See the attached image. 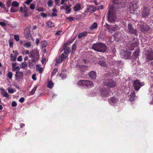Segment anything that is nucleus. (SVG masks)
<instances>
[{"instance_id":"f257e3e1","label":"nucleus","mask_w":153,"mask_h":153,"mask_svg":"<svg viewBox=\"0 0 153 153\" xmlns=\"http://www.w3.org/2000/svg\"><path fill=\"white\" fill-rule=\"evenodd\" d=\"M126 1V0H113V4L111 6L107 16L109 22H114L116 15L119 13L118 9L125 7Z\"/></svg>"},{"instance_id":"f03ea898","label":"nucleus","mask_w":153,"mask_h":153,"mask_svg":"<svg viewBox=\"0 0 153 153\" xmlns=\"http://www.w3.org/2000/svg\"><path fill=\"white\" fill-rule=\"evenodd\" d=\"M64 50V53H63L61 56L59 55L60 58L56 59V62L58 63H60L63 61L65 60L68 56V54L70 53L71 52V49L69 48L64 45L63 46V49L61 51L62 52Z\"/></svg>"},{"instance_id":"7ed1b4c3","label":"nucleus","mask_w":153,"mask_h":153,"mask_svg":"<svg viewBox=\"0 0 153 153\" xmlns=\"http://www.w3.org/2000/svg\"><path fill=\"white\" fill-rule=\"evenodd\" d=\"M92 49L97 52L104 53L106 51L107 47L102 43H97L94 44L92 47Z\"/></svg>"},{"instance_id":"20e7f679","label":"nucleus","mask_w":153,"mask_h":153,"mask_svg":"<svg viewBox=\"0 0 153 153\" xmlns=\"http://www.w3.org/2000/svg\"><path fill=\"white\" fill-rule=\"evenodd\" d=\"M138 45V42H137V39L134 37L132 40L129 41L127 44V47L128 49L131 51L134 49L135 47L137 46Z\"/></svg>"},{"instance_id":"39448f33","label":"nucleus","mask_w":153,"mask_h":153,"mask_svg":"<svg viewBox=\"0 0 153 153\" xmlns=\"http://www.w3.org/2000/svg\"><path fill=\"white\" fill-rule=\"evenodd\" d=\"M77 84L78 85L84 88L91 87L93 85L92 82L88 80H79Z\"/></svg>"},{"instance_id":"423d86ee","label":"nucleus","mask_w":153,"mask_h":153,"mask_svg":"<svg viewBox=\"0 0 153 153\" xmlns=\"http://www.w3.org/2000/svg\"><path fill=\"white\" fill-rule=\"evenodd\" d=\"M39 52L37 51L34 52L32 51L30 52L29 55V57L30 58H33L31 59V61L32 62H34L35 63L39 59Z\"/></svg>"},{"instance_id":"0eeeda50","label":"nucleus","mask_w":153,"mask_h":153,"mask_svg":"<svg viewBox=\"0 0 153 153\" xmlns=\"http://www.w3.org/2000/svg\"><path fill=\"white\" fill-rule=\"evenodd\" d=\"M140 28L141 31L144 33H148L150 28L149 26L147 25L146 23L143 22H140Z\"/></svg>"},{"instance_id":"6e6552de","label":"nucleus","mask_w":153,"mask_h":153,"mask_svg":"<svg viewBox=\"0 0 153 153\" xmlns=\"http://www.w3.org/2000/svg\"><path fill=\"white\" fill-rule=\"evenodd\" d=\"M103 83L104 85L106 86L108 88L114 87L116 85L115 82L111 79L105 80L103 81Z\"/></svg>"},{"instance_id":"1a4fd4ad","label":"nucleus","mask_w":153,"mask_h":153,"mask_svg":"<svg viewBox=\"0 0 153 153\" xmlns=\"http://www.w3.org/2000/svg\"><path fill=\"white\" fill-rule=\"evenodd\" d=\"M150 9L149 7H144L142 9L141 15L142 17L146 18L150 13Z\"/></svg>"},{"instance_id":"9d476101","label":"nucleus","mask_w":153,"mask_h":153,"mask_svg":"<svg viewBox=\"0 0 153 153\" xmlns=\"http://www.w3.org/2000/svg\"><path fill=\"white\" fill-rule=\"evenodd\" d=\"M144 82H141L138 80L137 79L134 81L133 86L134 90L138 91L142 86L144 85Z\"/></svg>"},{"instance_id":"9b49d317","label":"nucleus","mask_w":153,"mask_h":153,"mask_svg":"<svg viewBox=\"0 0 153 153\" xmlns=\"http://www.w3.org/2000/svg\"><path fill=\"white\" fill-rule=\"evenodd\" d=\"M99 90L100 95L102 97H108L110 96V92L108 89L103 87L102 88H100Z\"/></svg>"},{"instance_id":"f8f14e48","label":"nucleus","mask_w":153,"mask_h":153,"mask_svg":"<svg viewBox=\"0 0 153 153\" xmlns=\"http://www.w3.org/2000/svg\"><path fill=\"white\" fill-rule=\"evenodd\" d=\"M120 54L121 58L125 59H128L131 58V51H126L123 50Z\"/></svg>"},{"instance_id":"ddd939ff","label":"nucleus","mask_w":153,"mask_h":153,"mask_svg":"<svg viewBox=\"0 0 153 153\" xmlns=\"http://www.w3.org/2000/svg\"><path fill=\"white\" fill-rule=\"evenodd\" d=\"M146 59L147 62L153 60V50L151 48L147 50Z\"/></svg>"},{"instance_id":"4468645a","label":"nucleus","mask_w":153,"mask_h":153,"mask_svg":"<svg viewBox=\"0 0 153 153\" xmlns=\"http://www.w3.org/2000/svg\"><path fill=\"white\" fill-rule=\"evenodd\" d=\"M137 5L136 2L135 1H133L131 2L129 4V8L130 12L133 13L134 11L137 8Z\"/></svg>"},{"instance_id":"2eb2a0df","label":"nucleus","mask_w":153,"mask_h":153,"mask_svg":"<svg viewBox=\"0 0 153 153\" xmlns=\"http://www.w3.org/2000/svg\"><path fill=\"white\" fill-rule=\"evenodd\" d=\"M131 24H129L128 25V31L131 34H134L136 36L137 35V32L136 29H134L132 26Z\"/></svg>"},{"instance_id":"dca6fc26","label":"nucleus","mask_w":153,"mask_h":153,"mask_svg":"<svg viewBox=\"0 0 153 153\" xmlns=\"http://www.w3.org/2000/svg\"><path fill=\"white\" fill-rule=\"evenodd\" d=\"M77 67L82 74L88 68V66L83 65H77Z\"/></svg>"},{"instance_id":"f3484780","label":"nucleus","mask_w":153,"mask_h":153,"mask_svg":"<svg viewBox=\"0 0 153 153\" xmlns=\"http://www.w3.org/2000/svg\"><path fill=\"white\" fill-rule=\"evenodd\" d=\"M118 101L117 98L114 97H111L109 100V102L111 105H114L116 104Z\"/></svg>"},{"instance_id":"a211bd4d","label":"nucleus","mask_w":153,"mask_h":153,"mask_svg":"<svg viewBox=\"0 0 153 153\" xmlns=\"http://www.w3.org/2000/svg\"><path fill=\"white\" fill-rule=\"evenodd\" d=\"M20 11L22 13H24V16L28 17L29 16L28 11L29 10L28 8H23L22 7H20Z\"/></svg>"},{"instance_id":"6ab92c4d","label":"nucleus","mask_w":153,"mask_h":153,"mask_svg":"<svg viewBox=\"0 0 153 153\" xmlns=\"http://www.w3.org/2000/svg\"><path fill=\"white\" fill-rule=\"evenodd\" d=\"M24 36L26 39H28L30 34V32L29 29L27 27L24 30Z\"/></svg>"},{"instance_id":"aec40b11","label":"nucleus","mask_w":153,"mask_h":153,"mask_svg":"<svg viewBox=\"0 0 153 153\" xmlns=\"http://www.w3.org/2000/svg\"><path fill=\"white\" fill-rule=\"evenodd\" d=\"M88 75L89 77L92 79H95L96 78L97 75L96 72L95 71H92L89 73Z\"/></svg>"},{"instance_id":"412c9836","label":"nucleus","mask_w":153,"mask_h":153,"mask_svg":"<svg viewBox=\"0 0 153 153\" xmlns=\"http://www.w3.org/2000/svg\"><path fill=\"white\" fill-rule=\"evenodd\" d=\"M15 76L16 79H20L23 77V73L22 72L20 71L18 74H16Z\"/></svg>"},{"instance_id":"4be33fe9","label":"nucleus","mask_w":153,"mask_h":153,"mask_svg":"<svg viewBox=\"0 0 153 153\" xmlns=\"http://www.w3.org/2000/svg\"><path fill=\"white\" fill-rule=\"evenodd\" d=\"M87 34L88 33L86 31H84L83 33H80L79 34L78 38L79 39H80L83 37L86 36Z\"/></svg>"},{"instance_id":"5701e85b","label":"nucleus","mask_w":153,"mask_h":153,"mask_svg":"<svg viewBox=\"0 0 153 153\" xmlns=\"http://www.w3.org/2000/svg\"><path fill=\"white\" fill-rule=\"evenodd\" d=\"M81 8V5L80 4H77L74 7V10L77 11L79 10Z\"/></svg>"},{"instance_id":"b1692460","label":"nucleus","mask_w":153,"mask_h":153,"mask_svg":"<svg viewBox=\"0 0 153 153\" xmlns=\"http://www.w3.org/2000/svg\"><path fill=\"white\" fill-rule=\"evenodd\" d=\"M40 44L41 45V48L43 49L45 48L47 45V42L46 41H42L41 42Z\"/></svg>"},{"instance_id":"393cba45","label":"nucleus","mask_w":153,"mask_h":153,"mask_svg":"<svg viewBox=\"0 0 153 153\" xmlns=\"http://www.w3.org/2000/svg\"><path fill=\"white\" fill-rule=\"evenodd\" d=\"M98 64L99 65L102 66L106 67L107 66V64L106 63L105 61L103 60H101L99 61Z\"/></svg>"},{"instance_id":"a878e982","label":"nucleus","mask_w":153,"mask_h":153,"mask_svg":"<svg viewBox=\"0 0 153 153\" xmlns=\"http://www.w3.org/2000/svg\"><path fill=\"white\" fill-rule=\"evenodd\" d=\"M71 6H66L65 7V10H66L65 13L68 14L71 12V9L70 8Z\"/></svg>"},{"instance_id":"bb28decb","label":"nucleus","mask_w":153,"mask_h":153,"mask_svg":"<svg viewBox=\"0 0 153 153\" xmlns=\"http://www.w3.org/2000/svg\"><path fill=\"white\" fill-rule=\"evenodd\" d=\"M97 27V24L96 22H94L90 27L91 30H92Z\"/></svg>"},{"instance_id":"cd10ccee","label":"nucleus","mask_w":153,"mask_h":153,"mask_svg":"<svg viewBox=\"0 0 153 153\" xmlns=\"http://www.w3.org/2000/svg\"><path fill=\"white\" fill-rule=\"evenodd\" d=\"M46 23L47 25L49 27H52L54 26V23L51 22H47Z\"/></svg>"},{"instance_id":"c85d7f7f","label":"nucleus","mask_w":153,"mask_h":153,"mask_svg":"<svg viewBox=\"0 0 153 153\" xmlns=\"http://www.w3.org/2000/svg\"><path fill=\"white\" fill-rule=\"evenodd\" d=\"M36 70L37 71H39V73H42L43 71V70L41 66L38 65H36Z\"/></svg>"},{"instance_id":"c756f323","label":"nucleus","mask_w":153,"mask_h":153,"mask_svg":"<svg viewBox=\"0 0 153 153\" xmlns=\"http://www.w3.org/2000/svg\"><path fill=\"white\" fill-rule=\"evenodd\" d=\"M1 94L2 96L7 98H8L9 97V95L8 94L7 92L5 91H4L1 92Z\"/></svg>"},{"instance_id":"7c9ffc66","label":"nucleus","mask_w":153,"mask_h":153,"mask_svg":"<svg viewBox=\"0 0 153 153\" xmlns=\"http://www.w3.org/2000/svg\"><path fill=\"white\" fill-rule=\"evenodd\" d=\"M12 6L14 7H18L19 6V4L16 1H14L12 3Z\"/></svg>"},{"instance_id":"2f4dec72","label":"nucleus","mask_w":153,"mask_h":153,"mask_svg":"<svg viewBox=\"0 0 153 153\" xmlns=\"http://www.w3.org/2000/svg\"><path fill=\"white\" fill-rule=\"evenodd\" d=\"M53 86V83L51 81H50L48 82L47 87L49 88H52Z\"/></svg>"},{"instance_id":"473e14b6","label":"nucleus","mask_w":153,"mask_h":153,"mask_svg":"<svg viewBox=\"0 0 153 153\" xmlns=\"http://www.w3.org/2000/svg\"><path fill=\"white\" fill-rule=\"evenodd\" d=\"M138 55V51H134L132 55L133 56L134 58H135V59L137 57Z\"/></svg>"},{"instance_id":"72a5a7b5","label":"nucleus","mask_w":153,"mask_h":153,"mask_svg":"<svg viewBox=\"0 0 153 153\" xmlns=\"http://www.w3.org/2000/svg\"><path fill=\"white\" fill-rule=\"evenodd\" d=\"M37 88V86L36 85L34 88H33V89L30 91V93L31 95H33L35 91L36 90V89Z\"/></svg>"},{"instance_id":"f704fd0d","label":"nucleus","mask_w":153,"mask_h":153,"mask_svg":"<svg viewBox=\"0 0 153 153\" xmlns=\"http://www.w3.org/2000/svg\"><path fill=\"white\" fill-rule=\"evenodd\" d=\"M53 1L51 0H48L47 2L48 6L50 7L53 6Z\"/></svg>"},{"instance_id":"c9c22d12","label":"nucleus","mask_w":153,"mask_h":153,"mask_svg":"<svg viewBox=\"0 0 153 153\" xmlns=\"http://www.w3.org/2000/svg\"><path fill=\"white\" fill-rule=\"evenodd\" d=\"M16 56L12 54H10V59L13 62H14L16 60Z\"/></svg>"},{"instance_id":"e433bc0d","label":"nucleus","mask_w":153,"mask_h":153,"mask_svg":"<svg viewBox=\"0 0 153 153\" xmlns=\"http://www.w3.org/2000/svg\"><path fill=\"white\" fill-rule=\"evenodd\" d=\"M59 76L60 77H61L62 79H65L66 77V75L63 73H61L60 74H59Z\"/></svg>"},{"instance_id":"4c0bfd02","label":"nucleus","mask_w":153,"mask_h":153,"mask_svg":"<svg viewBox=\"0 0 153 153\" xmlns=\"http://www.w3.org/2000/svg\"><path fill=\"white\" fill-rule=\"evenodd\" d=\"M18 10L17 9H16L13 7H11L10 10V12L12 13H15L17 12Z\"/></svg>"},{"instance_id":"58836bf2","label":"nucleus","mask_w":153,"mask_h":153,"mask_svg":"<svg viewBox=\"0 0 153 153\" xmlns=\"http://www.w3.org/2000/svg\"><path fill=\"white\" fill-rule=\"evenodd\" d=\"M24 46L26 48L30 47L31 46V42H28L24 44Z\"/></svg>"},{"instance_id":"ea45409f","label":"nucleus","mask_w":153,"mask_h":153,"mask_svg":"<svg viewBox=\"0 0 153 153\" xmlns=\"http://www.w3.org/2000/svg\"><path fill=\"white\" fill-rule=\"evenodd\" d=\"M58 70L56 68H54L51 72V76L54 75L57 72Z\"/></svg>"},{"instance_id":"a19ab883","label":"nucleus","mask_w":153,"mask_h":153,"mask_svg":"<svg viewBox=\"0 0 153 153\" xmlns=\"http://www.w3.org/2000/svg\"><path fill=\"white\" fill-rule=\"evenodd\" d=\"M13 76L12 73L11 72H9L7 74V77L10 79H11Z\"/></svg>"},{"instance_id":"79ce46f5","label":"nucleus","mask_w":153,"mask_h":153,"mask_svg":"<svg viewBox=\"0 0 153 153\" xmlns=\"http://www.w3.org/2000/svg\"><path fill=\"white\" fill-rule=\"evenodd\" d=\"M26 62H24L22 63V68H27V65L26 64Z\"/></svg>"},{"instance_id":"37998d69","label":"nucleus","mask_w":153,"mask_h":153,"mask_svg":"<svg viewBox=\"0 0 153 153\" xmlns=\"http://www.w3.org/2000/svg\"><path fill=\"white\" fill-rule=\"evenodd\" d=\"M8 91L9 93L11 94L13 93L14 92V89L10 88H8Z\"/></svg>"},{"instance_id":"c03bdc74","label":"nucleus","mask_w":153,"mask_h":153,"mask_svg":"<svg viewBox=\"0 0 153 153\" xmlns=\"http://www.w3.org/2000/svg\"><path fill=\"white\" fill-rule=\"evenodd\" d=\"M76 48V45L74 44L72 46V51H71L72 53H73L75 52V51Z\"/></svg>"},{"instance_id":"a18cd8bd","label":"nucleus","mask_w":153,"mask_h":153,"mask_svg":"<svg viewBox=\"0 0 153 153\" xmlns=\"http://www.w3.org/2000/svg\"><path fill=\"white\" fill-rule=\"evenodd\" d=\"M11 1L10 0H7L6 1V5L8 7H9L11 5Z\"/></svg>"},{"instance_id":"49530a36","label":"nucleus","mask_w":153,"mask_h":153,"mask_svg":"<svg viewBox=\"0 0 153 153\" xmlns=\"http://www.w3.org/2000/svg\"><path fill=\"white\" fill-rule=\"evenodd\" d=\"M35 5L33 4H30V9L33 10L35 8Z\"/></svg>"},{"instance_id":"de8ad7c7","label":"nucleus","mask_w":153,"mask_h":153,"mask_svg":"<svg viewBox=\"0 0 153 153\" xmlns=\"http://www.w3.org/2000/svg\"><path fill=\"white\" fill-rule=\"evenodd\" d=\"M14 38L16 41H19V36L18 35H15L14 36Z\"/></svg>"},{"instance_id":"09e8293b","label":"nucleus","mask_w":153,"mask_h":153,"mask_svg":"<svg viewBox=\"0 0 153 153\" xmlns=\"http://www.w3.org/2000/svg\"><path fill=\"white\" fill-rule=\"evenodd\" d=\"M60 0H55V2L56 5L58 6H59L60 5Z\"/></svg>"},{"instance_id":"8fccbe9b","label":"nucleus","mask_w":153,"mask_h":153,"mask_svg":"<svg viewBox=\"0 0 153 153\" xmlns=\"http://www.w3.org/2000/svg\"><path fill=\"white\" fill-rule=\"evenodd\" d=\"M135 94L134 92H133V93L131 94L130 95V96L131 97V98H131L130 99H132L133 100L134 98V97H135Z\"/></svg>"},{"instance_id":"3c124183","label":"nucleus","mask_w":153,"mask_h":153,"mask_svg":"<svg viewBox=\"0 0 153 153\" xmlns=\"http://www.w3.org/2000/svg\"><path fill=\"white\" fill-rule=\"evenodd\" d=\"M33 0H27L25 1L24 2V3L27 5H29L31 2Z\"/></svg>"},{"instance_id":"603ef678","label":"nucleus","mask_w":153,"mask_h":153,"mask_svg":"<svg viewBox=\"0 0 153 153\" xmlns=\"http://www.w3.org/2000/svg\"><path fill=\"white\" fill-rule=\"evenodd\" d=\"M17 103L15 101H13L12 102V104H11V105L13 107H15L17 106Z\"/></svg>"},{"instance_id":"864d4df0","label":"nucleus","mask_w":153,"mask_h":153,"mask_svg":"<svg viewBox=\"0 0 153 153\" xmlns=\"http://www.w3.org/2000/svg\"><path fill=\"white\" fill-rule=\"evenodd\" d=\"M44 10V9L43 7H39L36 9V10L39 11H42Z\"/></svg>"},{"instance_id":"5fc2aeb1","label":"nucleus","mask_w":153,"mask_h":153,"mask_svg":"<svg viewBox=\"0 0 153 153\" xmlns=\"http://www.w3.org/2000/svg\"><path fill=\"white\" fill-rule=\"evenodd\" d=\"M0 25L3 27H4L6 25V23L2 22H0Z\"/></svg>"},{"instance_id":"6e6d98bb","label":"nucleus","mask_w":153,"mask_h":153,"mask_svg":"<svg viewBox=\"0 0 153 153\" xmlns=\"http://www.w3.org/2000/svg\"><path fill=\"white\" fill-rule=\"evenodd\" d=\"M33 62H32L31 61V62H29V65L30 67L31 68V67H33L34 65V64L33 63Z\"/></svg>"},{"instance_id":"4d7b16f0","label":"nucleus","mask_w":153,"mask_h":153,"mask_svg":"<svg viewBox=\"0 0 153 153\" xmlns=\"http://www.w3.org/2000/svg\"><path fill=\"white\" fill-rule=\"evenodd\" d=\"M41 16L43 18H45L46 17L47 15L46 14L42 13H41Z\"/></svg>"},{"instance_id":"13d9d810","label":"nucleus","mask_w":153,"mask_h":153,"mask_svg":"<svg viewBox=\"0 0 153 153\" xmlns=\"http://www.w3.org/2000/svg\"><path fill=\"white\" fill-rule=\"evenodd\" d=\"M67 19L70 22H72L74 20L73 18L72 17H68L67 18Z\"/></svg>"},{"instance_id":"bf43d9fd","label":"nucleus","mask_w":153,"mask_h":153,"mask_svg":"<svg viewBox=\"0 0 153 153\" xmlns=\"http://www.w3.org/2000/svg\"><path fill=\"white\" fill-rule=\"evenodd\" d=\"M39 39L37 38L36 39V42H35V44L36 45H38L39 44Z\"/></svg>"},{"instance_id":"052dcab7","label":"nucleus","mask_w":153,"mask_h":153,"mask_svg":"<svg viewBox=\"0 0 153 153\" xmlns=\"http://www.w3.org/2000/svg\"><path fill=\"white\" fill-rule=\"evenodd\" d=\"M24 97L20 98L19 100V101L21 103H23L24 101Z\"/></svg>"},{"instance_id":"680f3d73","label":"nucleus","mask_w":153,"mask_h":153,"mask_svg":"<svg viewBox=\"0 0 153 153\" xmlns=\"http://www.w3.org/2000/svg\"><path fill=\"white\" fill-rule=\"evenodd\" d=\"M36 74H33L32 76V79L34 80H36Z\"/></svg>"},{"instance_id":"e2e57ef3","label":"nucleus","mask_w":153,"mask_h":153,"mask_svg":"<svg viewBox=\"0 0 153 153\" xmlns=\"http://www.w3.org/2000/svg\"><path fill=\"white\" fill-rule=\"evenodd\" d=\"M17 60L19 61H21L22 60V56H19Z\"/></svg>"},{"instance_id":"0e129e2a","label":"nucleus","mask_w":153,"mask_h":153,"mask_svg":"<svg viewBox=\"0 0 153 153\" xmlns=\"http://www.w3.org/2000/svg\"><path fill=\"white\" fill-rule=\"evenodd\" d=\"M12 70H13V71H15L16 70L19 71L20 70V68H19V66H17L16 67V68L14 69H13V68Z\"/></svg>"},{"instance_id":"69168bd1","label":"nucleus","mask_w":153,"mask_h":153,"mask_svg":"<svg viewBox=\"0 0 153 153\" xmlns=\"http://www.w3.org/2000/svg\"><path fill=\"white\" fill-rule=\"evenodd\" d=\"M13 52L15 54V56H17V55L19 54L17 51L15 50V51H13Z\"/></svg>"},{"instance_id":"338daca9","label":"nucleus","mask_w":153,"mask_h":153,"mask_svg":"<svg viewBox=\"0 0 153 153\" xmlns=\"http://www.w3.org/2000/svg\"><path fill=\"white\" fill-rule=\"evenodd\" d=\"M61 31L59 30L56 32L55 33V34L57 35H59L61 34Z\"/></svg>"},{"instance_id":"774afa93","label":"nucleus","mask_w":153,"mask_h":153,"mask_svg":"<svg viewBox=\"0 0 153 153\" xmlns=\"http://www.w3.org/2000/svg\"><path fill=\"white\" fill-rule=\"evenodd\" d=\"M12 67L13 68L15 67L17 65V63L16 62L14 63H12Z\"/></svg>"}]
</instances>
